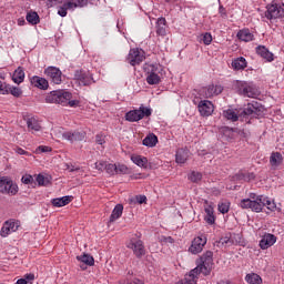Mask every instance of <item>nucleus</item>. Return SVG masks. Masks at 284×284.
<instances>
[{
	"label": "nucleus",
	"mask_w": 284,
	"mask_h": 284,
	"mask_svg": "<svg viewBox=\"0 0 284 284\" xmlns=\"http://www.w3.org/2000/svg\"><path fill=\"white\" fill-rule=\"evenodd\" d=\"M45 103H58L59 105H69V108H79L81 101L72 100V93L70 91L55 90L45 97Z\"/></svg>",
	"instance_id": "1"
},
{
	"label": "nucleus",
	"mask_w": 284,
	"mask_h": 284,
	"mask_svg": "<svg viewBox=\"0 0 284 284\" xmlns=\"http://www.w3.org/2000/svg\"><path fill=\"white\" fill-rule=\"evenodd\" d=\"M161 64H145L144 72L146 74V83L149 85H159L161 83Z\"/></svg>",
	"instance_id": "2"
},
{
	"label": "nucleus",
	"mask_w": 284,
	"mask_h": 284,
	"mask_svg": "<svg viewBox=\"0 0 284 284\" xmlns=\"http://www.w3.org/2000/svg\"><path fill=\"white\" fill-rule=\"evenodd\" d=\"M212 265H214V253L212 251H206L201 257L197 266L195 267L204 276H210L212 272Z\"/></svg>",
	"instance_id": "3"
},
{
	"label": "nucleus",
	"mask_w": 284,
	"mask_h": 284,
	"mask_svg": "<svg viewBox=\"0 0 284 284\" xmlns=\"http://www.w3.org/2000/svg\"><path fill=\"white\" fill-rule=\"evenodd\" d=\"M148 116H152V109L141 104L139 109L126 112L125 121H129L130 123H136Z\"/></svg>",
	"instance_id": "4"
},
{
	"label": "nucleus",
	"mask_w": 284,
	"mask_h": 284,
	"mask_svg": "<svg viewBox=\"0 0 284 284\" xmlns=\"http://www.w3.org/2000/svg\"><path fill=\"white\" fill-rule=\"evenodd\" d=\"M247 112H250L248 108L247 109H236V108L230 106L229 109L222 111V116L226 121H231V123H236V121H239V119H241L243 121V119H245V116H247Z\"/></svg>",
	"instance_id": "5"
},
{
	"label": "nucleus",
	"mask_w": 284,
	"mask_h": 284,
	"mask_svg": "<svg viewBox=\"0 0 284 284\" xmlns=\"http://www.w3.org/2000/svg\"><path fill=\"white\" fill-rule=\"evenodd\" d=\"M0 193L9 194V196H17L19 194V185L8 176L0 178Z\"/></svg>",
	"instance_id": "6"
},
{
	"label": "nucleus",
	"mask_w": 284,
	"mask_h": 284,
	"mask_svg": "<svg viewBox=\"0 0 284 284\" xmlns=\"http://www.w3.org/2000/svg\"><path fill=\"white\" fill-rule=\"evenodd\" d=\"M88 6V0H68L58 9L59 17H68V10H75V8H84Z\"/></svg>",
	"instance_id": "7"
},
{
	"label": "nucleus",
	"mask_w": 284,
	"mask_h": 284,
	"mask_svg": "<svg viewBox=\"0 0 284 284\" xmlns=\"http://www.w3.org/2000/svg\"><path fill=\"white\" fill-rule=\"evenodd\" d=\"M128 250H132L135 258L145 256V244L139 237H132L126 244Z\"/></svg>",
	"instance_id": "8"
},
{
	"label": "nucleus",
	"mask_w": 284,
	"mask_h": 284,
	"mask_svg": "<svg viewBox=\"0 0 284 284\" xmlns=\"http://www.w3.org/2000/svg\"><path fill=\"white\" fill-rule=\"evenodd\" d=\"M128 63L130 65H141L143 61H145V51L139 48H133L129 51V54L126 57Z\"/></svg>",
	"instance_id": "9"
},
{
	"label": "nucleus",
	"mask_w": 284,
	"mask_h": 284,
	"mask_svg": "<svg viewBox=\"0 0 284 284\" xmlns=\"http://www.w3.org/2000/svg\"><path fill=\"white\" fill-rule=\"evenodd\" d=\"M264 17L268 19V21H272L274 19H281L282 17H284V8L278 3L267 4Z\"/></svg>",
	"instance_id": "10"
},
{
	"label": "nucleus",
	"mask_w": 284,
	"mask_h": 284,
	"mask_svg": "<svg viewBox=\"0 0 284 284\" xmlns=\"http://www.w3.org/2000/svg\"><path fill=\"white\" fill-rule=\"evenodd\" d=\"M223 93V85L221 84H209L200 90V97L204 99H213Z\"/></svg>",
	"instance_id": "11"
},
{
	"label": "nucleus",
	"mask_w": 284,
	"mask_h": 284,
	"mask_svg": "<svg viewBox=\"0 0 284 284\" xmlns=\"http://www.w3.org/2000/svg\"><path fill=\"white\" fill-rule=\"evenodd\" d=\"M85 131L71 130L62 133V139L69 141V143H77L79 141H85Z\"/></svg>",
	"instance_id": "12"
},
{
	"label": "nucleus",
	"mask_w": 284,
	"mask_h": 284,
	"mask_svg": "<svg viewBox=\"0 0 284 284\" xmlns=\"http://www.w3.org/2000/svg\"><path fill=\"white\" fill-rule=\"evenodd\" d=\"M74 79L79 81L80 85H92L94 83L92 73L83 70H77L74 72Z\"/></svg>",
	"instance_id": "13"
},
{
	"label": "nucleus",
	"mask_w": 284,
	"mask_h": 284,
	"mask_svg": "<svg viewBox=\"0 0 284 284\" xmlns=\"http://www.w3.org/2000/svg\"><path fill=\"white\" fill-rule=\"evenodd\" d=\"M44 74L51 79L52 83L55 85H61L63 73L61 69L57 67H49L44 70Z\"/></svg>",
	"instance_id": "14"
},
{
	"label": "nucleus",
	"mask_w": 284,
	"mask_h": 284,
	"mask_svg": "<svg viewBox=\"0 0 284 284\" xmlns=\"http://www.w3.org/2000/svg\"><path fill=\"white\" fill-rule=\"evenodd\" d=\"M207 244V237L205 236H197L192 241L191 246L189 247V252L191 254H201L203 252V247Z\"/></svg>",
	"instance_id": "15"
},
{
	"label": "nucleus",
	"mask_w": 284,
	"mask_h": 284,
	"mask_svg": "<svg viewBox=\"0 0 284 284\" xmlns=\"http://www.w3.org/2000/svg\"><path fill=\"white\" fill-rule=\"evenodd\" d=\"M201 116H212L214 113V104L210 100H201L197 104Z\"/></svg>",
	"instance_id": "16"
},
{
	"label": "nucleus",
	"mask_w": 284,
	"mask_h": 284,
	"mask_svg": "<svg viewBox=\"0 0 284 284\" xmlns=\"http://www.w3.org/2000/svg\"><path fill=\"white\" fill-rule=\"evenodd\" d=\"M263 207H265V203H263V195L256 197V194H250V210L252 212H263Z\"/></svg>",
	"instance_id": "17"
},
{
	"label": "nucleus",
	"mask_w": 284,
	"mask_h": 284,
	"mask_svg": "<svg viewBox=\"0 0 284 284\" xmlns=\"http://www.w3.org/2000/svg\"><path fill=\"white\" fill-rule=\"evenodd\" d=\"M17 230H19V222H14V220L6 221L1 227L0 236L6 239V236H9L12 232H17Z\"/></svg>",
	"instance_id": "18"
},
{
	"label": "nucleus",
	"mask_w": 284,
	"mask_h": 284,
	"mask_svg": "<svg viewBox=\"0 0 284 284\" xmlns=\"http://www.w3.org/2000/svg\"><path fill=\"white\" fill-rule=\"evenodd\" d=\"M276 243V235L272 233L264 234L262 240L260 241V247L261 250H270L272 245Z\"/></svg>",
	"instance_id": "19"
},
{
	"label": "nucleus",
	"mask_w": 284,
	"mask_h": 284,
	"mask_svg": "<svg viewBox=\"0 0 284 284\" xmlns=\"http://www.w3.org/2000/svg\"><path fill=\"white\" fill-rule=\"evenodd\" d=\"M256 54L261 57L262 59H265L267 63H272L274 61V53L270 52L265 45H258L255 48Z\"/></svg>",
	"instance_id": "20"
},
{
	"label": "nucleus",
	"mask_w": 284,
	"mask_h": 284,
	"mask_svg": "<svg viewBox=\"0 0 284 284\" xmlns=\"http://www.w3.org/2000/svg\"><path fill=\"white\" fill-rule=\"evenodd\" d=\"M30 81H31V85H33L34 88H38L39 90H48V88H50V84L45 80V78L33 75Z\"/></svg>",
	"instance_id": "21"
},
{
	"label": "nucleus",
	"mask_w": 284,
	"mask_h": 284,
	"mask_svg": "<svg viewBox=\"0 0 284 284\" xmlns=\"http://www.w3.org/2000/svg\"><path fill=\"white\" fill-rule=\"evenodd\" d=\"M270 165L273 170H278L280 165H283V154H281V152H272Z\"/></svg>",
	"instance_id": "22"
},
{
	"label": "nucleus",
	"mask_w": 284,
	"mask_h": 284,
	"mask_svg": "<svg viewBox=\"0 0 284 284\" xmlns=\"http://www.w3.org/2000/svg\"><path fill=\"white\" fill-rule=\"evenodd\" d=\"M199 274H202V272L199 268H193L190 274L185 275L182 280V284H196V281H199Z\"/></svg>",
	"instance_id": "23"
},
{
	"label": "nucleus",
	"mask_w": 284,
	"mask_h": 284,
	"mask_svg": "<svg viewBox=\"0 0 284 284\" xmlns=\"http://www.w3.org/2000/svg\"><path fill=\"white\" fill-rule=\"evenodd\" d=\"M190 159V150L187 149H179L175 153V162L180 165H183Z\"/></svg>",
	"instance_id": "24"
},
{
	"label": "nucleus",
	"mask_w": 284,
	"mask_h": 284,
	"mask_svg": "<svg viewBox=\"0 0 284 284\" xmlns=\"http://www.w3.org/2000/svg\"><path fill=\"white\" fill-rule=\"evenodd\" d=\"M53 207H65L69 203H72V195H65L62 197H55L51 200Z\"/></svg>",
	"instance_id": "25"
},
{
	"label": "nucleus",
	"mask_w": 284,
	"mask_h": 284,
	"mask_svg": "<svg viewBox=\"0 0 284 284\" xmlns=\"http://www.w3.org/2000/svg\"><path fill=\"white\" fill-rule=\"evenodd\" d=\"M156 143H159V138L154 133L148 134L142 141V145L145 148H155Z\"/></svg>",
	"instance_id": "26"
},
{
	"label": "nucleus",
	"mask_w": 284,
	"mask_h": 284,
	"mask_svg": "<svg viewBox=\"0 0 284 284\" xmlns=\"http://www.w3.org/2000/svg\"><path fill=\"white\" fill-rule=\"evenodd\" d=\"M27 126L30 132H40L41 131V123L37 118H28L27 119Z\"/></svg>",
	"instance_id": "27"
},
{
	"label": "nucleus",
	"mask_w": 284,
	"mask_h": 284,
	"mask_svg": "<svg viewBox=\"0 0 284 284\" xmlns=\"http://www.w3.org/2000/svg\"><path fill=\"white\" fill-rule=\"evenodd\" d=\"M156 34L159 37H165V34H168V30L166 28V20L165 18H159L156 21Z\"/></svg>",
	"instance_id": "28"
},
{
	"label": "nucleus",
	"mask_w": 284,
	"mask_h": 284,
	"mask_svg": "<svg viewBox=\"0 0 284 284\" xmlns=\"http://www.w3.org/2000/svg\"><path fill=\"white\" fill-rule=\"evenodd\" d=\"M75 258L77 261H79V263H83V265H88L89 267H92L94 265V257L88 253L78 255Z\"/></svg>",
	"instance_id": "29"
},
{
	"label": "nucleus",
	"mask_w": 284,
	"mask_h": 284,
	"mask_svg": "<svg viewBox=\"0 0 284 284\" xmlns=\"http://www.w3.org/2000/svg\"><path fill=\"white\" fill-rule=\"evenodd\" d=\"M236 88L239 94L242 97H250V84L245 81H237L236 82Z\"/></svg>",
	"instance_id": "30"
},
{
	"label": "nucleus",
	"mask_w": 284,
	"mask_h": 284,
	"mask_svg": "<svg viewBox=\"0 0 284 284\" xmlns=\"http://www.w3.org/2000/svg\"><path fill=\"white\" fill-rule=\"evenodd\" d=\"M121 216H123V204H116L110 215V223H114Z\"/></svg>",
	"instance_id": "31"
},
{
	"label": "nucleus",
	"mask_w": 284,
	"mask_h": 284,
	"mask_svg": "<svg viewBox=\"0 0 284 284\" xmlns=\"http://www.w3.org/2000/svg\"><path fill=\"white\" fill-rule=\"evenodd\" d=\"M26 19L30 26H39V23H41V18H39V13H37V11H29Z\"/></svg>",
	"instance_id": "32"
},
{
	"label": "nucleus",
	"mask_w": 284,
	"mask_h": 284,
	"mask_svg": "<svg viewBox=\"0 0 284 284\" xmlns=\"http://www.w3.org/2000/svg\"><path fill=\"white\" fill-rule=\"evenodd\" d=\"M204 212H205V222L209 224V225H214V223H216V217L214 216V207L212 206H207L204 209Z\"/></svg>",
	"instance_id": "33"
},
{
	"label": "nucleus",
	"mask_w": 284,
	"mask_h": 284,
	"mask_svg": "<svg viewBox=\"0 0 284 284\" xmlns=\"http://www.w3.org/2000/svg\"><path fill=\"white\" fill-rule=\"evenodd\" d=\"M261 116L263 114V105L256 101H251V108H250V115L254 116Z\"/></svg>",
	"instance_id": "34"
},
{
	"label": "nucleus",
	"mask_w": 284,
	"mask_h": 284,
	"mask_svg": "<svg viewBox=\"0 0 284 284\" xmlns=\"http://www.w3.org/2000/svg\"><path fill=\"white\" fill-rule=\"evenodd\" d=\"M233 70H245L247 68V60L245 58L240 57L232 61Z\"/></svg>",
	"instance_id": "35"
},
{
	"label": "nucleus",
	"mask_w": 284,
	"mask_h": 284,
	"mask_svg": "<svg viewBox=\"0 0 284 284\" xmlns=\"http://www.w3.org/2000/svg\"><path fill=\"white\" fill-rule=\"evenodd\" d=\"M132 163L138 165V168H148V158L141 155H132L131 156Z\"/></svg>",
	"instance_id": "36"
},
{
	"label": "nucleus",
	"mask_w": 284,
	"mask_h": 284,
	"mask_svg": "<svg viewBox=\"0 0 284 284\" xmlns=\"http://www.w3.org/2000/svg\"><path fill=\"white\" fill-rule=\"evenodd\" d=\"M13 81L16 83H23L24 79H26V72L23 71V68L19 67L14 72H13V77H12Z\"/></svg>",
	"instance_id": "37"
},
{
	"label": "nucleus",
	"mask_w": 284,
	"mask_h": 284,
	"mask_svg": "<svg viewBox=\"0 0 284 284\" xmlns=\"http://www.w3.org/2000/svg\"><path fill=\"white\" fill-rule=\"evenodd\" d=\"M219 247H231V245H234V235H226L224 237H221L217 242Z\"/></svg>",
	"instance_id": "38"
},
{
	"label": "nucleus",
	"mask_w": 284,
	"mask_h": 284,
	"mask_svg": "<svg viewBox=\"0 0 284 284\" xmlns=\"http://www.w3.org/2000/svg\"><path fill=\"white\" fill-rule=\"evenodd\" d=\"M263 203H264V207H267L270 212H281V207L276 206V203H274V201L265 196H263Z\"/></svg>",
	"instance_id": "39"
},
{
	"label": "nucleus",
	"mask_w": 284,
	"mask_h": 284,
	"mask_svg": "<svg viewBox=\"0 0 284 284\" xmlns=\"http://www.w3.org/2000/svg\"><path fill=\"white\" fill-rule=\"evenodd\" d=\"M7 94H12V97L19 99V97L23 94V91L19 87H10L7 84Z\"/></svg>",
	"instance_id": "40"
},
{
	"label": "nucleus",
	"mask_w": 284,
	"mask_h": 284,
	"mask_svg": "<svg viewBox=\"0 0 284 284\" xmlns=\"http://www.w3.org/2000/svg\"><path fill=\"white\" fill-rule=\"evenodd\" d=\"M148 197L145 195H136L135 197L130 199V205H143V203H146Z\"/></svg>",
	"instance_id": "41"
},
{
	"label": "nucleus",
	"mask_w": 284,
	"mask_h": 284,
	"mask_svg": "<svg viewBox=\"0 0 284 284\" xmlns=\"http://www.w3.org/2000/svg\"><path fill=\"white\" fill-rule=\"evenodd\" d=\"M237 39H240V41H245L247 43V41H250V30L248 29H242L237 32Z\"/></svg>",
	"instance_id": "42"
},
{
	"label": "nucleus",
	"mask_w": 284,
	"mask_h": 284,
	"mask_svg": "<svg viewBox=\"0 0 284 284\" xmlns=\"http://www.w3.org/2000/svg\"><path fill=\"white\" fill-rule=\"evenodd\" d=\"M36 181L38 185H48L50 183V178L44 176L43 174H38Z\"/></svg>",
	"instance_id": "43"
},
{
	"label": "nucleus",
	"mask_w": 284,
	"mask_h": 284,
	"mask_svg": "<svg viewBox=\"0 0 284 284\" xmlns=\"http://www.w3.org/2000/svg\"><path fill=\"white\" fill-rule=\"evenodd\" d=\"M104 170H105L106 174H110V176L116 175V164L106 162V166Z\"/></svg>",
	"instance_id": "44"
},
{
	"label": "nucleus",
	"mask_w": 284,
	"mask_h": 284,
	"mask_svg": "<svg viewBox=\"0 0 284 284\" xmlns=\"http://www.w3.org/2000/svg\"><path fill=\"white\" fill-rule=\"evenodd\" d=\"M130 169L125 164H115V174H128Z\"/></svg>",
	"instance_id": "45"
},
{
	"label": "nucleus",
	"mask_w": 284,
	"mask_h": 284,
	"mask_svg": "<svg viewBox=\"0 0 284 284\" xmlns=\"http://www.w3.org/2000/svg\"><path fill=\"white\" fill-rule=\"evenodd\" d=\"M189 179L192 181V183H199V181L203 179V174H201L200 172L193 171L189 175Z\"/></svg>",
	"instance_id": "46"
},
{
	"label": "nucleus",
	"mask_w": 284,
	"mask_h": 284,
	"mask_svg": "<svg viewBox=\"0 0 284 284\" xmlns=\"http://www.w3.org/2000/svg\"><path fill=\"white\" fill-rule=\"evenodd\" d=\"M250 284H263V278L256 273L250 275Z\"/></svg>",
	"instance_id": "47"
},
{
	"label": "nucleus",
	"mask_w": 284,
	"mask_h": 284,
	"mask_svg": "<svg viewBox=\"0 0 284 284\" xmlns=\"http://www.w3.org/2000/svg\"><path fill=\"white\" fill-rule=\"evenodd\" d=\"M217 207L221 214H227L230 212V202H222Z\"/></svg>",
	"instance_id": "48"
},
{
	"label": "nucleus",
	"mask_w": 284,
	"mask_h": 284,
	"mask_svg": "<svg viewBox=\"0 0 284 284\" xmlns=\"http://www.w3.org/2000/svg\"><path fill=\"white\" fill-rule=\"evenodd\" d=\"M108 162L101 160L95 162V170H99V172H104L105 166H106Z\"/></svg>",
	"instance_id": "49"
},
{
	"label": "nucleus",
	"mask_w": 284,
	"mask_h": 284,
	"mask_svg": "<svg viewBox=\"0 0 284 284\" xmlns=\"http://www.w3.org/2000/svg\"><path fill=\"white\" fill-rule=\"evenodd\" d=\"M0 79H3V77L0 73ZM0 94H8V84L0 80Z\"/></svg>",
	"instance_id": "50"
},
{
	"label": "nucleus",
	"mask_w": 284,
	"mask_h": 284,
	"mask_svg": "<svg viewBox=\"0 0 284 284\" xmlns=\"http://www.w3.org/2000/svg\"><path fill=\"white\" fill-rule=\"evenodd\" d=\"M202 41H203L204 45H210V43H212V33H210V32L204 33Z\"/></svg>",
	"instance_id": "51"
},
{
	"label": "nucleus",
	"mask_w": 284,
	"mask_h": 284,
	"mask_svg": "<svg viewBox=\"0 0 284 284\" xmlns=\"http://www.w3.org/2000/svg\"><path fill=\"white\" fill-rule=\"evenodd\" d=\"M21 181L24 183V185H30L34 182V178H32V175H23Z\"/></svg>",
	"instance_id": "52"
},
{
	"label": "nucleus",
	"mask_w": 284,
	"mask_h": 284,
	"mask_svg": "<svg viewBox=\"0 0 284 284\" xmlns=\"http://www.w3.org/2000/svg\"><path fill=\"white\" fill-rule=\"evenodd\" d=\"M240 206L242 207V210H250V199H243L240 202Z\"/></svg>",
	"instance_id": "53"
},
{
	"label": "nucleus",
	"mask_w": 284,
	"mask_h": 284,
	"mask_svg": "<svg viewBox=\"0 0 284 284\" xmlns=\"http://www.w3.org/2000/svg\"><path fill=\"white\" fill-rule=\"evenodd\" d=\"M14 152L17 154H20L21 156H30V153L28 151H26V150H23L22 148H19V146H17L14 149Z\"/></svg>",
	"instance_id": "54"
},
{
	"label": "nucleus",
	"mask_w": 284,
	"mask_h": 284,
	"mask_svg": "<svg viewBox=\"0 0 284 284\" xmlns=\"http://www.w3.org/2000/svg\"><path fill=\"white\" fill-rule=\"evenodd\" d=\"M37 152H41V153L52 152V148L45 146V145H40L37 148Z\"/></svg>",
	"instance_id": "55"
},
{
	"label": "nucleus",
	"mask_w": 284,
	"mask_h": 284,
	"mask_svg": "<svg viewBox=\"0 0 284 284\" xmlns=\"http://www.w3.org/2000/svg\"><path fill=\"white\" fill-rule=\"evenodd\" d=\"M122 284H144L142 280L133 278V280H126Z\"/></svg>",
	"instance_id": "56"
},
{
	"label": "nucleus",
	"mask_w": 284,
	"mask_h": 284,
	"mask_svg": "<svg viewBox=\"0 0 284 284\" xmlns=\"http://www.w3.org/2000/svg\"><path fill=\"white\" fill-rule=\"evenodd\" d=\"M252 90H254V88L251 85V97H252V99H256V97H258L260 94H261V91L258 90V89H255L254 91H252Z\"/></svg>",
	"instance_id": "57"
},
{
	"label": "nucleus",
	"mask_w": 284,
	"mask_h": 284,
	"mask_svg": "<svg viewBox=\"0 0 284 284\" xmlns=\"http://www.w3.org/2000/svg\"><path fill=\"white\" fill-rule=\"evenodd\" d=\"M219 13L222 17V19H225V17H227V11L225 10V8L223 6H220Z\"/></svg>",
	"instance_id": "58"
},
{
	"label": "nucleus",
	"mask_w": 284,
	"mask_h": 284,
	"mask_svg": "<svg viewBox=\"0 0 284 284\" xmlns=\"http://www.w3.org/2000/svg\"><path fill=\"white\" fill-rule=\"evenodd\" d=\"M95 142L98 143V145H103V143H105V139L103 138V135H97L95 136Z\"/></svg>",
	"instance_id": "59"
},
{
	"label": "nucleus",
	"mask_w": 284,
	"mask_h": 284,
	"mask_svg": "<svg viewBox=\"0 0 284 284\" xmlns=\"http://www.w3.org/2000/svg\"><path fill=\"white\" fill-rule=\"evenodd\" d=\"M243 179H245V175L243 173H239L233 176V181H243Z\"/></svg>",
	"instance_id": "60"
},
{
	"label": "nucleus",
	"mask_w": 284,
	"mask_h": 284,
	"mask_svg": "<svg viewBox=\"0 0 284 284\" xmlns=\"http://www.w3.org/2000/svg\"><path fill=\"white\" fill-rule=\"evenodd\" d=\"M67 170H69V172H77L79 168H74V165L67 164Z\"/></svg>",
	"instance_id": "61"
},
{
	"label": "nucleus",
	"mask_w": 284,
	"mask_h": 284,
	"mask_svg": "<svg viewBox=\"0 0 284 284\" xmlns=\"http://www.w3.org/2000/svg\"><path fill=\"white\" fill-rule=\"evenodd\" d=\"M18 26H26V19L24 18H19L18 19Z\"/></svg>",
	"instance_id": "62"
},
{
	"label": "nucleus",
	"mask_w": 284,
	"mask_h": 284,
	"mask_svg": "<svg viewBox=\"0 0 284 284\" xmlns=\"http://www.w3.org/2000/svg\"><path fill=\"white\" fill-rule=\"evenodd\" d=\"M26 280L27 281H34V274H27Z\"/></svg>",
	"instance_id": "63"
},
{
	"label": "nucleus",
	"mask_w": 284,
	"mask_h": 284,
	"mask_svg": "<svg viewBox=\"0 0 284 284\" xmlns=\"http://www.w3.org/2000/svg\"><path fill=\"white\" fill-rule=\"evenodd\" d=\"M16 284H28V281L26 278H20Z\"/></svg>",
	"instance_id": "64"
}]
</instances>
